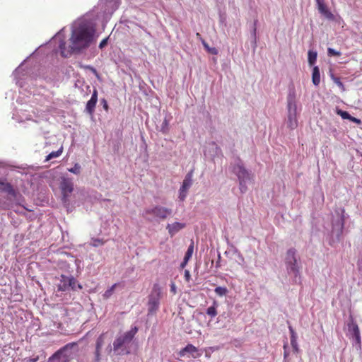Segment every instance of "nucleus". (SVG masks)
Masks as SVG:
<instances>
[{
  "instance_id": "obj_1",
  "label": "nucleus",
  "mask_w": 362,
  "mask_h": 362,
  "mask_svg": "<svg viewBox=\"0 0 362 362\" xmlns=\"http://www.w3.org/2000/svg\"><path fill=\"white\" fill-rule=\"evenodd\" d=\"M94 34L95 30L87 25H80L75 28L70 37L72 49L80 51L89 47L93 40Z\"/></svg>"
},
{
  "instance_id": "obj_2",
  "label": "nucleus",
  "mask_w": 362,
  "mask_h": 362,
  "mask_svg": "<svg viewBox=\"0 0 362 362\" xmlns=\"http://www.w3.org/2000/svg\"><path fill=\"white\" fill-rule=\"evenodd\" d=\"M162 298V288L158 284L153 286L152 290L148 297V312L153 315L159 309L160 300Z\"/></svg>"
},
{
  "instance_id": "obj_3",
  "label": "nucleus",
  "mask_w": 362,
  "mask_h": 362,
  "mask_svg": "<svg viewBox=\"0 0 362 362\" xmlns=\"http://www.w3.org/2000/svg\"><path fill=\"white\" fill-rule=\"evenodd\" d=\"M285 262L288 272L293 274L295 278L298 277L300 274V268L298 264L296 250L294 248H291L287 251Z\"/></svg>"
},
{
  "instance_id": "obj_4",
  "label": "nucleus",
  "mask_w": 362,
  "mask_h": 362,
  "mask_svg": "<svg viewBox=\"0 0 362 362\" xmlns=\"http://www.w3.org/2000/svg\"><path fill=\"white\" fill-rule=\"evenodd\" d=\"M138 331L137 327H134L130 331L119 336L113 342V349L115 351H118L123 346L129 344Z\"/></svg>"
},
{
  "instance_id": "obj_5",
  "label": "nucleus",
  "mask_w": 362,
  "mask_h": 362,
  "mask_svg": "<svg viewBox=\"0 0 362 362\" xmlns=\"http://www.w3.org/2000/svg\"><path fill=\"white\" fill-rule=\"evenodd\" d=\"M233 172L238 176L241 192H245L247 190L245 182L250 179V175L247 170L243 167L242 164L238 163L233 166Z\"/></svg>"
},
{
  "instance_id": "obj_6",
  "label": "nucleus",
  "mask_w": 362,
  "mask_h": 362,
  "mask_svg": "<svg viewBox=\"0 0 362 362\" xmlns=\"http://www.w3.org/2000/svg\"><path fill=\"white\" fill-rule=\"evenodd\" d=\"M0 192L6 193L16 202H18L19 198L21 197L18 191L10 182H7L6 179L0 180ZM18 204H20L19 202Z\"/></svg>"
},
{
  "instance_id": "obj_7",
  "label": "nucleus",
  "mask_w": 362,
  "mask_h": 362,
  "mask_svg": "<svg viewBox=\"0 0 362 362\" xmlns=\"http://www.w3.org/2000/svg\"><path fill=\"white\" fill-rule=\"evenodd\" d=\"M296 109L294 98L289 97L288 98V126L292 129L297 127Z\"/></svg>"
},
{
  "instance_id": "obj_8",
  "label": "nucleus",
  "mask_w": 362,
  "mask_h": 362,
  "mask_svg": "<svg viewBox=\"0 0 362 362\" xmlns=\"http://www.w3.org/2000/svg\"><path fill=\"white\" fill-rule=\"evenodd\" d=\"M145 214L153 215L161 219H165L168 216L171 215L172 210L160 206H156L153 208L146 209Z\"/></svg>"
},
{
  "instance_id": "obj_9",
  "label": "nucleus",
  "mask_w": 362,
  "mask_h": 362,
  "mask_svg": "<svg viewBox=\"0 0 362 362\" xmlns=\"http://www.w3.org/2000/svg\"><path fill=\"white\" fill-rule=\"evenodd\" d=\"M60 188L62 194V200L64 202H66L74 190L72 181L68 178H63L60 184Z\"/></svg>"
},
{
  "instance_id": "obj_10",
  "label": "nucleus",
  "mask_w": 362,
  "mask_h": 362,
  "mask_svg": "<svg viewBox=\"0 0 362 362\" xmlns=\"http://www.w3.org/2000/svg\"><path fill=\"white\" fill-rule=\"evenodd\" d=\"M192 184V174L189 173L186 175L182 185L180 189L179 199L181 201H184L187 197L188 189Z\"/></svg>"
},
{
  "instance_id": "obj_11",
  "label": "nucleus",
  "mask_w": 362,
  "mask_h": 362,
  "mask_svg": "<svg viewBox=\"0 0 362 362\" xmlns=\"http://www.w3.org/2000/svg\"><path fill=\"white\" fill-rule=\"evenodd\" d=\"M98 102V90L94 89L91 95L90 99L87 102L86 106V112L92 115L95 112V107Z\"/></svg>"
},
{
  "instance_id": "obj_12",
  "label": "nucleus",
  "mask_w": 362,
  "mask_h": 362,
  "mask_svg": "<svg viewBox=\"0 0 362 362\" xmlns=\"http://www.w3.org/2000/svg\"><path fill=\"white\" fill-rule=\"evenodd\" d=\"M348 330H349V332L352 335V337L355 338L356 343L360 344H361V336H360L359 328H358L357 324L354 320H351L348 324Z\"/></svg>"
},
{
  "instance_id": "obj_13",
  "label": "nucleus",
  "mask_w": 362,
  "mask_h": 362,
  "mask_svg": "<svg viewBox=\"0 0 362 362\" xmlns=\"http://www.w3.org/2000/svg\"><path fill=\"white\" fill-rule=\"evenodd\" d=\"M186 224L184 223L175 222L171 224H168L166 229L171 237L174 236L180 230L185 228Z\"/></svg>"
},
{
  "instance_id": "obj_14",
  "label": "nucleus",
  "mask_w": 362,
  "mask_h": 362,
  "mask_svg": "<svg viewBox=\"0 0 362 362\" xmlns=\"http://www.w3.org/2000/svg\"><path fill=\"white\" fill-rule=\"evenodd\" d=\"M319 12L324 16L329 21H334L335 17L334 14L327 8L326 4H320L317 6Z\"/></svg>"
},
{
  "instance_id": "obj_15",
  "label": "nucleus",
  "mask_w": 362,
  "mask_h": 362,
  "mask_svg": "<svg viewBox=\"0 0 362 362\" xmlns=\"http://www.w3.org/2000/svg\"><path fill=\"white\" fill-rule=\"evenodd\" d=\"M319 12L324 16L329 21H334L335 17L334 14L327 8L326 4H320L317 6Z\"/></svg>"
},
{
  "instance_id": "obj_16",
  "label": "nucleus",
  "mask_w": 362,
  "mask_h": 362,
  "mask_svg": "<svg viewBox=\"0 0 362 362\" xmlns=\"http://www.w3.org/2000/svg\"><path fill=\"white\" fill-rule=\"evenodd\" d=\"M319 12L324 16L329 21H334L335 17L334 14L327 8L326 4H320L317 6Z\"/></svg>"
},
{
  "instance_id": "obj_17",
  "label": "nucleus",
  "mask_w": 362,
  "mask_h": 362,
  "mask_svg": "<svg viewBox=\"0 0 362 362\" xmlns=\"http://www.w3.org/2000/svg\"><path fill=\"white\" fill-rule=\"evenodd\" d=\"M61 55L64 57H67L70 56L73 52L76 51V49H72L71 45L67 48L66 47V42L62 40L59 45Z\"/></svg>"
},
{
  "instance_id": "obj_18",
  "label": "nucleus",
  "mask_w": 362,
  "mask_h": 362,
  "mask_svg": "<svg viewBox=\"0 0 362 362\" xmlns=\"http://www.w3.org/2000/svg\"><path fill=\"white\" fill-rule=\"evenodd\" d=\"M76 343H69L65 345L63 348L58 350L57 352H55L49 358V362H52L53 360L55 358H59L60 355L62 354V352L68 349H72L74 346H76Z\"/></svg>"
},
{
  "instance_id": "obj_19",
  "label": "nucleus",
  "mask_w": 362,
  "mask_h": 362,
  "mask_svg": "<svg viewBox=\"0 0 362 362\" xmlns=\"http://www.w3.org/2000/svg\"><path fill=\"white\" fill-rule=\"evenodd\" d=\"M291 334V344L295 352H298V346L297 343V335L293 328L291 326L288 327Z\"/></svg>"
},
{
  "instance_id": "obj_20",
  "label": "nucleus",
  "mask_w": 362,
  "mask_h": 362,
  "mask_svg": "<svg viewBox=\"0 0 362 362\" xmlns=\"http://www.w3.org/2000/svg\"><path fill=\"white\" fill-rule=\"evenodd\" d=\"M312 81L316 86L320 83V74L318 66H314L313 69Z\"/></svg>"
},
{
  "instance_id": "obj_21",
  "label": "nucleus",
  "mask_w": 362,
  "mask_h": 362,
  "mask_svg": "<svg viewBox=\"0 0 362 362\" xmlns=\"http://www.w3.org/2000/svg\"><path fill=\"white\" fill-rule=\"evenodd\" d=\"M198 350L197 347H195L192 344H187L185 348L180 351L179 355L180 356H185L186 353L193 354L197 352Z\"/></svg>"
},
{
  "instance_id": "obj_22",
  "label": "nucleus",
  "mask_w": 362,
  "mask_h": 362,
  "mask_svg": "<svg viewBox=\"0 0 362 362\" xmlns=\"http://www.w3.org/2000/svg\"><path fill=\"white\" fill-rule=\"evenodd\" d=\"M63 149H64L63 146H61L60 148L57 151H52V152L49 153L46 156L45 161H49L53 158L59 157L62 155V153H63Z\"/></svg>"
},
{
  "instance_id": "obj_23",
  "label": "nucleus",
  "mask_w": 362,
  "mask_h": 362,
  "mask_svg": "<svg viewBox=\"0 0 362 362\" xmlns=\"http://www.w3.org/2000/svg\"><path fill=\"white\" fill-rule=\"evenodd\" d=\"M217 303L216 301L214 302L213 305L209 307L206 310V314L211 317H214L217 315Z\"/></svg>"
},
{
  "instance_id": "obj_24",
  "label": "nucleus",
  "mask_w": 362,
  "mask_h": 362,
  "mask_svg": "<svg viewBox=\"0 0 362 362\" xmlns=\"http://www.w3.org/2000/svg\"><path fill=\"white\" fill-rule=\"evenodd\" d=\"M61 278L64 279L65 281H67L69 283V287H71L73 290L76 288V280L74 277H68L65 275H62Z\"/></svg>"
},
{
  "instance_id": "obj_25",
  "label": "nucleus",
  "mask_w": 362,
  "mask_h": 362,
  "mask_svg": "<svg viewBox=\"0 0 362 362\" xmlns=\"http://www.w3.org/2000/svg\"><path fill=\"white\" fill-rule=\"evenodd\" d=\"M106 333H102L97 339L96 343H95V347L98 349H102L104 343H105V338Z\"/></svg>"
},
{
  "instance_id": "obj_26",
  "label": "nucleus",
  "mask_w": 362,
  "mask_h": 362,
  "mask_svg": "<svg viewBox=\"0 0 362 362\" xmlns=\"http://www.w3.org/2000/svg\"><path fill=\"white\" fill-rule=\"evenodd\" d=\"M317 59V53L315 52H308V62L310 65H313Z\"/></svg>"
},
{
  "instance_id": "obj_27",
  "label": "nucleus",
  "mask_w": 362,
  "mask_h": 362,
  "mask_svg": "<svg viewBox=\"0 0 362 362\" xmlns=\"http://www.w3.org/2000/svg\"><path fill=\"white\" fill-rule=\"evenodd\" d=\"M336 113L338 115L341 116V118L344 119H349L350 117H351V115L348 112L344 111V110L338 109V108H337V110H336Z\"/></svg>"
},
{
  "instance_id": "obj_28",
  "label": "nucleus",
  "mask_w": 362,
  "mask_h": 362,
  "mask_svg": "<svg viewBox=\"0 0 362 362\" xmlns=\"http://www.w3.org/2000/svg\"><path fill=\"white\" fill-rule=\"evenodd\" d=\"M194 251V245L193 243L188 247L187 250L185 253L184 259L186 260H189V259L192 257V254Z\"/></svg>"
},
{
  "instance_id": "obj_29",
  "label": "nucleus",
  "mask_w": 362,
  "mask_h": 362,
  "mask_svg": "<svg viewBox=\"0 0 362 362\" xmlns=\"http://www.w3.org/2000/svg\"><path fill=\"white\" fill-rule=\"evenodd\" d=\"M61 283L62 284H60L58 286L59 291H65L69 289V283L67 281H65L64 279H63L62 278L61 279Z\"/></svg>"
},
{
  "instance_id": "obj_30",
  "label": "nucleus",
  "mask_w": 362,
  "mask_h": 362,
  "mask_svg": "<svg viewBox=\"0 0 362 362\" xmlns=\"http://www.w3.org/2000/svg\"><path fill=\"white\" fill-rule=\"evenodd\" d=\"M214 291L217 295L222 296L226 294L227 288L225 287L218 286L215 288Z\"/></svg>"
},
{
  "instance_id": "obj_31",
  "label": "nucleus",
  "mask_w": 362,
  "mask_h": 362,
  "mask_svg": "<svg viewBox=\"0 0 362 362\" xmlns=\"http://www.w3.org/2000/svg\"><path fill=\"white\" fill-rule=\"evenodd\" d=\"M116 286H117V284H115L109 289H107L103 294L104 298H110L112 296V293L114 292V290L116 288Z\"/></svg>"
},
{
  "instance_id": "obj_32",
  "label": "nucleus",
  "mask_w": 362,
  "mask_h": 362,
  "mask_svg": "<svg viewBox=\"0 0 362 362\" xmlns=\"http://www.w3.org/2000/svg\"><path fill=\"white\" fill-rule=\"evenodd\" d=\"M202 44L209 53H211L212 54H218L217 49L215 47H212V48L209 47L208 44L204 40H202Z\"/></svg>"
},
{
  "instance_id": "obj_33",
  "label": "nucleus",
  "mask_w": 362,
  "mask_h": 362,
  "mask_svg": "<svg viewBox=\"0 0 362 362\" xmlns=\"http://www.w3.org/2000/svg\"><path fill=\"white\" fill-rule=\"evenodd\" d=\"M105 243V240H103V239H99V238H93L92 240V243L91 245L93 246V247H98L100 245H104Z\"/></svg>"
},
{
  "instance_id": "obj_34",
  "label": "nucleus",
  "mask_w": 362,
  "mask_h": 362,
  "mask_svg": "<svg viewBox=\"0 0 362 362\" xmlns=\"http://www.w3.org/2000/svg\"><path fill=\"white\" fill-rule=\"evenodd\" d=\"M332 80L334 81V82L342 90H345V88H344V86L343 84V83L341 81L340 78H338V77H334V76H332Z\"/></svg>"
},
{
  "instance_id": "obj_35",
  "label": "nucleus",
  "mask_w": 362,
  "mask_h": 362,
  "mask_svg": "<svg viewBox=\"0 0 362 362\" xmlns=\"http://www.w3.org/2000/svg\"><path fill=\"white\" fill-rule=\"evenodd\" d=\"M168 121L165 119L164 121L163 122V124H162V127H161V132L163 133V134H167L168 132Z\"/></svg>"
},
{
  "instance_id": "obj_36",
  "label": "nucleus",
  "mask_w": 362,
  "mask_h": 362,
  "mask_svg": "<svg viewBox=\"0 0 362 362\" xmlns=\"http://www.w3.org/2000/svg\"><path fill=\"white\" fill-rule=\"evenodd\" d=\"M80 170L81 166L79 165V164L76 163L73 168L69 169V171L76 175H78L80 173Z\"/></svg>"
},
{
  "instance_id": "obj_37",
  "label": "nucleus",
  "mask_w": 362,
  "mask_h": 362,
  "mask_svg": "<svg viewBox=\"0 0 362 362\" xmlns=\"http://www.w3.org/2000/svg\"><path fill=\"white\" fill-rule=\"evenodd\" d=\"M102 349H98L95 347V362H100V351Z\"/></svg>"
},
{
  "instance_id": "obj_38",
  "label": "nucleus",
  "mask_w": 362,
  "mask_h": 362,
  "mask_svg": "<svg viewBox=\"0 0 362 362\" xmlns=\"http://www.w3.org/2000/svg\"><path fill=\"white\" fill-rule=\"evenodd\" d=\"M327 52H328L329 55H330V56H337L338 57V56H340V54H341L339 52L336 51L332 48H328Z\"/></svg>"
},
{
  "instance_id": "obj_39",
  "label": "nucleus",
  "mask_w": 362,
  "mask_h": 362,
  "mask_svg": "<svg viewBox=\"0 0 362 362\" xmlns=\"http://www.w3.org/2000/svg\"><path fill=\"white\" fill-rule=\"evenodd\" d=\"M349 120H350V121H351V122H354V123H356L357 124H361V120L360 119H358V118H356L354 117H352L351 115L350 119Z\"/></svg>"
},
{
  "instance_id": "obj_40",
  "label": "nucleus",
  "mask_w": 362,
  "mask_h": 362,
  "mask_svg": "<svg viewBox=\"0 0 362 362\" xmlns=\"http://www.w3.org/2000/svg\"><path fill=\"white\" fill-rule=\"evenodd\" d=\"M39 360V356H37L34 358H25L26 362H37Z\"/></svg>"
},
{
  "instance_id": "obj_41",
  "label": "nucleus",
  "mask_w": 362,
  "mask_h": 362,
  "mask_svg": "<svg viewBox=\"0 0 362 362\" xmlns=\"http://www.w3.org/2000/svg\"><path fill=\"white\" fill-rule=\"evenodd\" d=\"M107 38L103 39V40L100 42V45H99V47H100V49H102L103 47H104L107 45Z\"/></svg>"
},
{
  "instance_id": "obj_42",
  "label": "nucleus",
  "mask_w": 362,
  "mask_h": 362,
  "mask_svg": "<svg viewBox=\"0 0 362 362\" xmlns=\"http://www.w3.org/2000/svg\"><path fill=\"white\" fill-rule=\"evenodd\" d=\"M185 277L187 281H189L190 279V274L188 270L185 271Z\"/></svg>"
},
{
  "instance_id": "obj_43",
  "label": "nucleus",
  "mask_w": 362,
  "mask_h": 362,
  "mask_svg": "<svg viewBox=\"0 0 362 362\" xmlns=\"http://www.w3.org/2000/svg\"><path fill=\"white\" fill-rule=\"evenodd\" d=\"M102 103L103 104V107H104L105 110H107V109H108V105H107V103L106 100L103 99V100H102Z\"/></svg>"
},
{
  "instance_id": "obj_44",
  "label": "nucleus",
  "mask_w": 362,
  "mask_h": 362,
  "mask_svg": "<svg viewBox=\"0 0 362 362\" xmlns=\"http://www.w3.org/2000/svg\"><path fill=\"white\" fill-rule=\"evenodd\" d=\"M170 291L171 292H173V293H176V287H175V284H172L171 286H170Z\"/></svg>"
},
{
  "instance_id": "obj_45",
  "label": "nucleus",
  "mask_w": 362,
  "mask_h": 362,
  "mask_svg": "<svg viewBox=\"0 0 362 362\" xmlns=\"http://www.w3.org/2000/svg\"><path fill=\"white\" fill-rule=\"evenodd\" d=\"M188 262V260H186L185 259H183L182 262L181 263V267L185 268Z\"/></svg>"
},
{
  "instance_id": "obj_46",
  "label": "nucleus",
  "mask_w": 362,
  "mask_h": 362,
  "mask_svg": "<svg viewBox=\"0 0 362 362\" xmlns=\"http://www.w3.org/2000/svg\"><path fill=\"white\" fill-rule=\"evenodd\" d=\"M317 6L325 4V0H316Z\"/></svg>"
},
{
  "instance_id": "obj_47",
  "label": "nucleus",
  "mask_w": 362,
  "mask_h": 362,
  "mask_svg": "<svg viewBox=\"0 0 362 362\" xmlns=\"http://www.w3.org/2000/svg\"><path fill=\"white\" fill-rule=\"evenodd\" d=\"M1 207H2V209H9L8 205H7V204H4V206H2Z\"/></svg>"
},
{
  "instance_id": "obj_48",
  "label": "nucleus",
  "mask_w": 362,
  "mask_h": 362,
  "mask_svg": "<svg viewBox=\"0 0 362 362\" xmlns=\"http://www.w3.org/2000/svg\"><path fill=\"white\" fill-rule=\"evenodd\" d=\"M196 35L197 37L201 38V35L199 33H197Z\"/></svg>"
},
{
  "instance_id": "obj_49",
  "label": "nucleus",
  "mask_w": 362,
  "mask_h": 362,
  "mask_svg": "<svg viewBox=\"0 0 362 362\" xmlns=\"http://www.w3.org/2000/svg\"><path fill=\"white\" fill-rule=\"evenodd\" d=\"M287 356H288V354L286 351H284V357L286 358V357H287Z\"/></svg>"
}]
</instances>
